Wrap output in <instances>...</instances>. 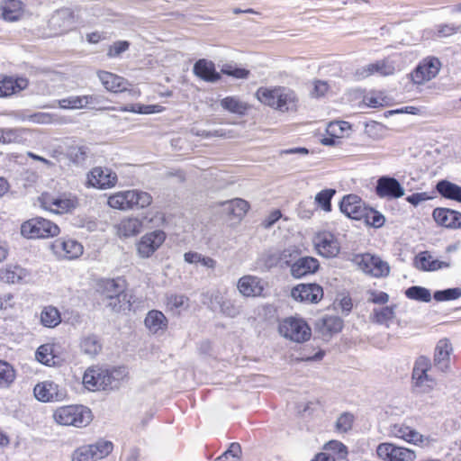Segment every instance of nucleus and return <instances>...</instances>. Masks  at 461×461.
<instances>
[{"mask_svg":"<svg viewBox=\"0 0 461 461\" xmlns=\"http://www.w3.org/2000/svg\"><path fill=\"white\" fill-rule=\"evenodd\" d=\"M128 375L126 367L120 366L113 369L89 368L83 376V383L89 390L115 389Z\"/></svg>","mask_w":461,"mask_h":461,"instance_id":"nucleus-1","label":"nucleus"},{"mask_svg":"<svg viewBox=\"0 0 461 461\" xmlns=\"http://www.w3.org/2000/svg\"><path fill=\"white\" fill-rule=\"evenodd\" d=\"M258 101L282 113L296 109L295 94L284 86L260 87L256 93Z\"/></svg>","mask_w":461,"mask_h":461,"instance_id":"nucleus-2","label":"nucleus"},{"mask_svg":"<svg viewBox=\"0 0 461 461\" xmlns=\"http://www.w3.org/2000/svg\"><path fill=\"white\" fill-rule=\"evenodd\" d=\"M52 417L59 425L76 428L86 427L93 420L91 410L79 404L58 407L53 411Z\"/></svg>","mask_w":461,"mask_h":461,"instance_id":"nucleus-3","label":"nucleus"},{"mask_svg":"<svg viewBox=\"0 0 461 461\" xmlns=\"http://www.w3.org/2000/svg\"><path fill=\"white\" fill-rule=\"evenodd\" d=\"M152 202L151 195L144 191L131 189L121 191L111 194L107 203L111 208L126 211L134 206L145 208Z\"/></svg>","mask_w":461,"mask_h":461,"instance_id":"nucleus-4","label":"nucleus"},{"mask_svg":"<svg viewBox=\"0 0 461 461\" xmlns=\"http://www.w3.org/2000/svg\"><path fill=\"white\" fill-rule=\"evenodd\" d=\"M59 233V228L57 224L41 217L28 220L21 226V234L27 239H46Z\"/></svg>","mask_w":461,"mask_h":461,"instance_id":"nucleus-5","label":"nucleus"},{"mask_svg":"<svg viewBox=\"0 0 461 461\" xmlns=\"http://www.w3.org/2000/svg\"><path fill=\"white\" fill-rule=\"evenodd\" d=\"M278 330L281 336L296 343L308 340L312 335L307 322L301 318L294 317L283 320L279 324Z\"/></svg>","mask_w":461,"mask_h":461,"instance_id":"nucleus-6","label":"nucleus"},{"mask_svg":"<svg viewBox=\"0 0 461 461\" xmlns=\"http://www.w3.org/2000/svg\"><path fill=\"white\" fill-rule=\"evenodd\" d=\"M113 448L108 440H98L95 444L82 446L72 454V461H97L107 456Z\"/></svg>","mask_w":461,"mask_h":461,"instance_id":"nucleus-7","label":"nucleus"},{"mask_svg":"<svg viewBox=\"0 0 461 461\" xmlns=\"http://www.w3.org/2000/svg\"><path fill=\"white\" fill-rule=\"evenodd\" d=\"M41 203L43 209L58 214L69 212L79 204L77 197L72 194H62L58 196L42 194Z\"/></svg>","mask_w":461,"mask_h":461,"instance_id":"nucleus-8","label":"nucleus"},{"mask_svg":"<svg viewBox=\"0 0 461 461\" xmlns=\"http://www.w3.org/2000/svg\"><path fill=\"white\" fill-rule=\"evenodd\" d=\"M353 262L364 273L375 277L386 276L390 272V267L385 261L369 253L354 256Z\"/></svg>","mask_w":461,"mask_h":461,"instance_id":"nucleus-9","label":"nucleus"},{"mask_svg":"<svg viewBox=\"0 0 461 461\" xmlns=\"http://www.w3.org/2000/svg\"><path fill=\"white\" fill-rule=\"evenodd\" d=\"M77 23L74 11L68 7L56 10L50 16L48 26L52 35H59L70 31Z\"/></svg>","mask_w":461,"mask_h":461,"instance_id":"nucleus-10","label":"nucleus"},{"mask_svg":"<svg viewBox=\"0 0 461 461\" xmlns=\"http://www.w3.org/2000/svg\"><path fill=\"white\" fill-rule=\"evenodd\" d=\"M35 398L41 402H60L67 398V390L50 380L38 383L33 388Z\"/></svg>","mask_w":461,"mask_h":461,"instance_id":"nucleus-11","label":"nucleus"},{"mask_svg":"<svg viewBox=\"0 0 461 461\" xmlns=\"http://www.w3.org/2000/svg\"><path fill=\"white\" fill-rule=\"evenodd\" d=\"M376 455L383 461H414L416 453L406 447L393 443H380L376 447Z\"/></svg>","mask_w":461,"mask_h":461,"instance_id":"nucleus-12","label":"nucleus"},{"mask_svg":"<svg viewBox=\"0 0 461 461\" xmlns=\"http://www.w3.org/2000/svg\"><path fill=\"white\" fill-rule=\"evenodd\" d=\"M97 77L104 87L109 92L120 93L128 91L129 95L132 98H137L140 95V92L139 90H128L130 83L122 77L107 71H98Z\"/></svg>","mask_w":461,"mask_h":461,"instance_id":"nucleus-13","label":"nucleus"},{"mask_svg":"<svg viewBox=\"0 0 461 461\" xmlns=\"http://www.w3.org/2000/svg\"><path fill=\"white\" fill-rule=\"evenodd\" d=\"M268 283L257 276L246 275L241 276L237 284L239 292L245 297L265 296Z\"/></svg>","mask_w":461,"mask_h":461,"instance_id":"nucleus-14","label":"nucleus"},{"mask_svg":"<svg viewBox=\"0 0 461 461\" xmlns=\"http://www.w3.org/2000/svg\"><path fill=\"white\" fill-rule=\"evenodd\" d=\"M441 62L438 58L428 57L411 74L414 84L421 85L434 78L439 72Z\"/></svg>","mask_w":461,"mask_h":461,"instance_id":"nucleus-15","label":"nucleus"},{"mask_svg":"<svg viewBox=\"0 0 461 461\" xmlns=\"http://www.w3.org/2000/svg\"><path fill=\"white\" fill-rule=\"evenodd\" d=\"M314 246L319 255L331 258L338 256L340 250V243L338 238L330 231H321L315 235Z\"/></svg>","mask_w":461,"mask_h":461,"instance_id":"nucleus-16","label":"nucleus"},{"mask_svg":"<svg viewBox=\"0 0 461 461\" xmlns=\"http://www.w3.org/2000/svg\"><path fill=\"white\" fill-rule=\"evenodd\" d=\"M117 175L108 167H95L87 174V185L98 189L113 187L117 183Z\"/></svg>","mask_w":461,"mask_h":461,"instance_id":"nucleus-17","label":"nucleus"},{"mask_svg":"<svg viewBox=\"0 0 461 461\" xmlns=\"http://www.w3.org/2000/svg\"><path fill=\"white\" fill-rule=\"evenodd\" d=\"M166 234L162 230L146 233L137 243V251L140 258H149L163 244Z\"/></svg>","mask_w":461,"mask_h":461,"instance_id":"nucleus-18","label":"nucleus"},{"mask_svg":"<svg viewBox=\"0 0 461 461\" xmlns=\"http://www.w3.org/2000/svg\"><path fill=\"white\" fill-rule=\"evenodd\" d=\"M430 367L429 360L425 357H420L414 365L412 378L415 385L420 388L422 393L429 392L435 385L434 380L427 374Z\"/></svg>","mask_w":461,"mask_h":461,"instance_id":"nucleus-19","label":"nucleus"},{"mask_svg":"<svg viewBox=\"0 0 461 461\" xmlns=\"http://www.w3.org/2000/svg\"><path fill=\"white\" fill-rule=\"evenodd\" d=\"M339 208L347 217L353 220H362L366 216L367 207L361 198L356 194H348L343 197Z\"/></svg>","mask_w":461,"mask_h":461,"instance_id":"nucleus-20","label":"nucleus"},{"mask_svg":"<svg viewBox=\"0 0 461 461\" xmlns=\"http://www.w3.org/2000/svg\"><path fill=\"white\" fill-rule=\"evenodd\" d=\"M291 295L302 303H316L322 298L323 290L316 284H301L292 289Z\"/></svg>","mask_w":461,"mask_h":461,"instance_id":"nucleus-21","label":"nucleus"},{"mask_svg":"<svg viewBox=\"0 0 461 461\" xmlns=\"http://www.w3.org/2000/svg\"><path fill=\"white\" fill-rule=\"evenodd\" d=\"M53 252L59 258H77L83 253V246L72 239H59L51 245Z\"/></svg>","mask_w":461,"mask_h":461,"instance_id":"nucleus-22","label":"nucleus"},{"mask_svg":"<svg viewBox=\"0 0 461 461\" xmlns=\"http://www.w3.org/2000/svg\"><path fill=\"white\" fill-rule=\"evenodd\" d=\"M375 189L381 198H400L404 195V189L399 181L390 176L380 177Z\"/></svg>","mask_w":461,"mask_h":461,"instance_id":"nucleus-23","label":"nucleus"},{"mask_svg":"<svg viewBox=\"0 0 461 461\" xmlns=\"http://www.w3.org/2000/svg\"><path fill=\"white\" fill-rule=\"evenodd\" d=\"M389 435L414 445L422 444L426 440L423 435L404 423L391 424Z\"/></svg>","mask_w":461,"mask_h":461,"instance_id":"nucleus-24","label":"nucleus"},{"mask_svg":"<svg viewBox=\"0 0 461 461\" xmlns=\"http://www.w3.org/2000/svg\"><path fill=\"white\" fill-rule=\"evenodd\" d=\"M435 221L446 228H461V213L447 208H436L432 213Z\"/></svg>","mask_w":461,"mask_h":461,"instance_id":"nucleus-25","label":"nucleus"},{"mask_svg":"<svg viewBox=\"0 0 461 461\" xmlns=\"http://www.w3.org/2000/svg\"><path fill=\"white\" fill-rule=\"evenodd\" d=\"M27 277V270L17 264H7L0 268V281L5 284H20L25 281Z\"/></svg>","mask_w":461,"mask_h":461,"instance_id":"nucleus-26","label":"nucleus"},{"mask_svg":"<svg viewBox=\"0 0 461 461\" xmlns=\"http://www.w3.org/2000/svg\"><path fill=\"white\" fill-rule=\"evenodd\" d=\"M194 74L206 82L215 83L221 79V75L215 69L212 61L201 59L194 65Z\"/></svg>","mask_w":461,"mask_h":461,"instance_id":"nucleus-27","label":"nucleus"},{"mask_svg":"<svg viewBox=\"0 0 461 461\" xmlns=\"http://www.w3.org/2000/svg\"><path fill=\"white\" fill-rule=\"evenodd\" d=\"M145 327L152 334H162L167 329V319L158 310L149 311L144 320Z\"/></svg>","mask_w":461,"mask_h":461,"instance_id":"nucleus-28","label":"nucleus"},{"mask_svg":"<svg viewBox=\"0 0 461 461\" xmlns=\"http://www.w3.org/2000/svg\"><path fill=\"white\" fill-rule=\"evenodd\" d=\"M28 81L26 78L12 77H4L0 78V97L10 96L27 87Z\"/></svg>","mask_w":461,"mask_h":461,"instance_id":"nucleus-29","label":"nucleus"},{"mask_svg":"<svg viewBox=\"0 0 461 461\" xmlns=\"http://www.w3.org/2000/svg\"><path fill=\"white\" fill-rule=\"evenodd\" d=\"M319 268L316 258L304 257L294 262L291 267V274L295 278H301L308 274L314 273Z\"/></svg>","mask_w":461,"mask_h":461,"instance_id":"nucleus-30","label":"nucleus"},{"mask_svg":"<svg viewBox=\"0 0 461 461\" xmlns=\"http://www.w3.org/2000/svg\"><path fill=\"white\" fill-rule=\"evenodd\" d=\"M415 266L418 269L423 271H436L449 267L450 263L436 259L428 251H424L416 257Z\"/></svg>","mask_w":461,"mask_h":461,"instance_id":"nucleus-31","label":"nucleus"},{"mask_svg":"<svg viewBox=\"0 0 461 461\" xmlns=\"http://www.w3.org/2000/svg\"><path fill=\"white\" fill-rule=\"evenodd\" d=\"M452 351L451 343L447 339H440L436 347L434 361L435 365L441 371H446L449 367V355Z\"/></svg>","mask_w":461,"mask_h":461,"instance_id":"nucleus-32","label":"nucleus"},{"mask_svg":"<svg viewBox=\"0 0 461 461\" xmlns=\"http://www.w3.org/2000/svg\"><path fill=\"white\" fill-rule=\"evenodd\" d=\"M142 221L138 218H124L116 226L117 234L121 238L137 235L142 230Z\"/></svg>","mask_w":461,"mask_h":461,"instance_id":"nucleus-33","label":"nucleus"},{"mask_svg":"<svg viewBox=\"0 0 461 461\" xmlns=\"http://www.w3.org/2000/svg\"><path fill=\"white\" fill-rule=\"evenodd\" d=\"M2 17L8 22L19 20L23 15V5L19 0H5L2 5Z\"/></svg>","mask_w":461,"mask_h":461,"instance_id":"nucleus-34","label":"nucleus"},{"mask_svg":"<svg viewBox=\"0 0 461 461\" xmlns=\"http://www.w3.org/2000/svg\"><path fill=\"white\" fill-rule=\"evenodd\" d=\"M98 289L106 299H109L112 296H117L122 290L125 289V282L121 278L104 279L99 282Z\"/></svg>","mask_w":461,"mask_h":461,"instance_id":"nucleus-35","label":"nucleus"},{"mask_svg":"<svg viewBox=\"0 0 461 461\" xmlns=\"http://www.w3.org/2000/svg\"><path fill=\"white\" fill-rule=\"evenodd\" d=\"M393 72L394 67L391 63L385 60H380L362 68L359 71V75L362 76L363 77H368L373 74L389 76L393 74Z\"/></svg>","mask_w":461,"mask_h":461,"instance_id":"nucleus-36","label":"nucleus"},{"mask_svg":"<svg viewBox=\"0 0 461 461\" xmlns=\"http://www.w3.org/2000/svg\"><path fill=\"white\" fill-rule=\"evenodd\" d=\"M40 321L46 328H56L61 322L60 312L52 305L44 306L40 314Z\"/></svg>","mask_w":461,"mask_h":461,"instance_id":"nucleus-37","label":"nucleus"},{"mask_svg":"<svg viewBox=\"0 0 461 461\" xmlns=\"http://www.w3.org/2000/svg\"><path fill=\"white\" fill-rule=\"evenodd\" d=\"M221 106L231 113L244 115L249 109L248 103L238 96H227L221 100Z\"/></svg>","mask_w":461,"mask_h":461,"instance_id":"nucleus-38","label":"nucleus"},{"mask_svg":"<svg viewBox=\"0 0 461 461\" xmlns=\"http://www.w3.org/2000/svg\"><path fill=\"white\" fill-rule=\"evenodd\" d=\"M396 305L375 308L370 314L371 321L388 326V322L395 317Z\"/></svg>","mask_w":461,"mask_h":461,"instance_id":"nucleus-39","label":"nucleus"},{"mask_svg":"<svg viewBox=\"0 0 461 461\" xmlns=\"http://www.w3.org/2000/svg\"><path fill=\"white\" fill-rule=\"evenodd\" d=\"M437 190L442 196L461 203V186L447 180H441L437 184Z\"/></svg>","mask_w":461,"mask_h":461,"instance_id":"nucleus-40","label":"nucleus"},{"mask_svg":"<svg viewBox=\"0 0 461 461\" xmlns=\"http://www.w3.org/2000/svg\"><path fill=\"white\" fill-rule=\"evenodd\" d=\"M165 303L167 308L174 313H180L189 307V299L183 294H167Z\"/></svg>","mask_w":461,"mask_h":461,"instance_id":"nucleus-41","label":"nucleus"},{"mask_svg":"<svg viewBox=\"0 0 461 461\" xmlns=\"http://www.w3.org/2000/svg\"><path fill=\"white\" fill-rule=\"evenodd\" d=\"M343 321L338 316H325L320 324V331L323 336H331L342 330Z\"/></svg>","mask_w":461,"mask_h":461,"instance_id":"nucleus-42","label":"nucleus"},{"mask_svg":"<svg viewBox=\"0 0 461 461\" xmlns=\"http://www.w3.org/2000/svg\"><path fill=\"white\" fill-rule=\"evenodd\" d=\"M223 206L229 214L237 219H241L249 208L248 202L240 198L226 202Z\"/></svg>","mask_w":461,"mask_h":461,"instance_id":"nucleus-43","label":"nucleus"},{"mask_svg":"<svg viewBox=\"0 0 461 461\" xmlns=\"http://www.w3.org/2000/svg\"><path fill=\"white\" fill-rule=\"evenodd\" d=\"M16 377L15 370L6 361L0 360V388H9Z\"/></svg>","mask_w":461,"mask_h":461,"instance_id":"nucleus-44","label":"nucleus"},{"mask_svg":"<svg viewBox=\"0 0 461 461\" xmlns=\"http://www.w3.org/2000/svg\"><path fill=\"white\" fill-rule=\"evenodd\" d=\"M80 348L85 354L93 357L101 351L102 345L95 335H87L82 339Z\"/></svg>","mask_w":461,"mask_h":461,"instance_id":"nucleus-45","label":"nucleus"},{"mask_svg":"<svg viewBox=\"0 0 461 461\" xmlns=\"http://www.w3.org/2000/svg\"><path fill=\"white\" fill-rule=\"evenodd\" d=\"M405 296L411 300L429 303L431 300L430 291L422 286H411L404 292Z\"/></svg>","mask_w":461,"mask_h":461,"instance_id":"nucleus-46","label":"nucleus"},{"mask_svg":"<svg viewBox=\"0 0 461 461\" xmlns=\"http://www.w3.org/2000/svg\"><path fill=\"white\" fill-rule=\"evenodd\" d=\"M54 346L51 344H44L38 348L35 357L37 361L46 366H51L55 364L53 355Z\"/></svg>","mask_w":461,"mask_h":461,"instance_id":"nucleus-47","label":"nucleus"},{"mask_svg":"<svg viewBox=\"0 0 461 461\" xmlns=\"http://www.w3.org/2000/svg\"><path fill=\"white\" fill-rule=\"evenodd\" d=\"M241 311V305L233 300L227 299L221 303V312L227 317L235 318L240 314Z\"/></svg>","mask_w":461,"mask_h":461,"instance_id":"nucleus-48","label":"nucleus"},{"mask_svg":"<svg viewBox=\"0 0 461 461\" xmlns=\"http://www.w3.org/2000/svg\"><path fill=\"white\" fill-rule=\"evenodd\" d=\"M16 118L23 122L28 121L38 124H49L53 122L52 116L47 113H36L30 115H16Z\"/></svg>","mask_w":461,"mask_h":461,"instance_id":"nucleus-49","label":"nucleus"},{"mask_svg":"<svg viewBox=\"0 0 461 461\" xmlns=\"http://www.w3.org/2000/svg\"><path fill=\"white\" fill-rule=\"evenodd\" d=\"M83 95H70L58 101L62 109H84Z\"/></svg>","mask_w":461,"mask_h":461,"instance_id":"nucleus-50","label":"nucleus"},{"mask_svg":"<svg viewBox=\"0 0 461 461\" xmlns=\"http://www.w3.org/2000/svg\"><path fill=\"white\" fill-rule=\"evenodd\" d=\"M334 194V189H325L316 194L315 201L325 212H330L331 210L330 201Z\"/></svg>","mask_w":461,"mask_h":461,"instance_id":"nucleus-51","label":"nucleus"},{"mask_svg":"<svg viewBox=\"0 0 461 461\" xmlns=\"http://www.w3.org/2000/svg\"><path fill=\"white\" fill-rule=\"evenodd\" d=\"M241 454V447L239 443H231L230 447L215 461H238Z\"/></svg>","mask_w":461,"mask_h":461,"instance_id":"nucleus-52","label":"nucleus"},{"mask_svg":"<svg viewBox=\"0 0 461 461\" xmlns=\"http://www.w3.org/2000/svg\"><path fill=\"white\" fill-rule=\"evenodd\" d=\"M461 296L460 288H448L434 293V299L438 302L456 300Z\"/></svg>","mask_w":461,"mask_h":461,"instance_id":"nucleus-53","label":"nucleus"},{"mask_svg":"<svg viewBox=\"0 0 461 461\" xmlns=\"http://www.w3.org/2000/svg\"><path fill=\"white\" fill-rule=\"evenodd\" d=\"M221 72L224 75L232 77L237 79L247 78L249 74V70L243 68H237L230 64L223 65L221 69Z\"/></svg>","mask_w":461,"mask_h":461,"instance_id":"nucleus-54","label":"nucleus"},{"mask_svg":"<svg viewBox=\"0 0 461 461\" xmlns=\"http://www.w3.org/2000/svg\"><path fill=\"white\" fill-rule=\"evenodd\" d=\"M84 108L88 109H103L105 98L100 95H83Z\"/></svg>","mask_w":461,"mask_h":461,"instance_id":"nucleus-55","label":"nucleus"},{"mask_svg":"<svg viewBox=\"0 0 461 461\" xmlns=\"http://www.w3.org/2000/svg\"><path fill=\"white\" fill-rule=\"evenodd\" d=\"M133 107V113L140 114H152L158 113L164 111V107L158 104H131Z\"/></svg>","mask_w":461,"mask_h":461,"instance_id":"nucleus-56","label":"nucleus"},{"mask_svg":"<svg viewBox=\"0 0 461 461\" xmlns=\"http://www.w3.org/2000/svg\"><path fill=\"white\" fill-rule=\"evenodd\" d=\"M354 416L349 412L340 414L336 421V429L340 432H347L352 428Z\"/></svg>","mask_w":461,"mask_h":461,"instance_id":"nucleus-57","label":"nucleus"},{"mask_svg":"<svg viewBox=\"0 0 461 461\" xmlns=\"http://www.w3.org/2000/svg\"><path fill=\"white\" fill-rule=\"evenodd\" d=\"M461 32V26L450 24H438L436 26V36L438 38H446Z\"/></svg>","mask_w":461,"mask_h":461,"instance_id":"nucleus-58","label":"nucleus"},{"mask_svg":"<svg viewBox=\"0 0 461 461\" xmlns=\"http://www.w3.org/2000/svg\"><path fill=\"white\" fill-rule=\"evenodd\" d=\"M130 47V43L127 41H118L111 45L107 51L109 58L119 57L122 52L126 51Z\"/></svg>","mask_w":461,"mask_h":461,"instance_id":"nucleus-59","label":"nucleus"},{"mask_svg":"<svg viewBox=\"0 0 461 461\" xmlns=\"http://www.w3.org/2000/svg\"><path fill=\"white\" fill-rule=\"evenodd\" d=\"M325 449L331 450L338 455V458L344 459L348 455L347 447L337 440H331L325 445Z\"/></svg>","mask_w":461,"mask_h":461,"instance_id":"nucleus-60","label":"nucleus"},{"mask_svg":"<svg viewBox=\"0 0 461 461\" xmlns=\"http://www.w3.org/2000/svg\"><path fill=\"white\" fill-rule=\"evenodd\" d=\"M367 302L384 305L389 302V294L381 291H368Z\"/></svg>","mask_w":461,"mask_h":461,"instance_id":"nucleus-61","label":"nucleus"},{"mask_svg":"<svg viewBox=\"0 0 461 461\" xmlns=\"http://www.w3.org/2000/svg\"><path fill=\"white\" fill-rule=\"evenodd\" d=\"M23 132L22 129H4V144L20 142L23 139Z\"/></svg>","mask_w":461,"mask_h":461,"instance_id":"nucleus-62","label":"nucleus"},{"mask_svg":"<svg viewBox=\"0 0 461 461\" xmlns=\"http://www.w3.org/2000/svg\"><path fill=\"white\" fill-rule=\"evenodd\" d=\"M366 223L375 227H380L384 222L383 215L379 214L376 211L367 207L366 216L363 218Z\"/></svg>","mask_w":461,"mask_h":461,"instance_id":"nucleus-63","label":"nucleus"},{"mask_svg":"<svg viewBox=\"0 0 461 461\" xmlns=\"http://www.w3.org/2000/svg\"><path fill=\"white\" fill-rule=\"evenodd\" d=\"M364 103L371 108H378L386 104V99L381 94H372L364 97Z\"/></svg>","mask_w":461,"mask_h":461,"instance_id":"nucleus-64","label":"nucleus"}]
</instances>
